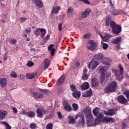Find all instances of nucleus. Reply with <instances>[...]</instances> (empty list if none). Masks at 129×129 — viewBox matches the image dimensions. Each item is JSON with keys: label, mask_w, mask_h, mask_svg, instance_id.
Wrapping results in <instances>:
<instances>
[{"label": "nucleus", "mask_w": 129, "mask_h": 129, "mask_svg": "<svg viewBox=\"0 0 129 129\" xmlns=\"http://www.w3.org/2000/svg\"><path fill=\"white\" fill-rule=\"evenodd\" d=\"M110 27L112 28V32L115 35H118L121 33V26L117 24L113 21L110 22Z\"/></svg>", "instance_id": "nucleus-1"}, {"label": "nucleus", "mask_w": 129, "mask_h": 129, "mask_svg": "<svg viewBox=\"0 0 129 129\" xmlns=\"http://www.w3.org/2000/svg\"><path fill=\"white\" fill-rule=\"evenodd\" d=\"M117 86V83L115 81H112L110 83L108 87L104 89L105 93H109V92H114Z\"/></svg>", "instance_id": "nucleus-2"}, {"label": "nucleus", "mask_w": 129, "mask_h": 129, "mask_svg": "<svg viewBox=\"0 0 129 129\" xmlns=\"http://www.w3.org/2000/svg\"><path fill=\"white\" fill-rule=\"evenodd\" d=\"M86 118L87 119L86 123L88 126H95V125H94V122L93 123V117L92 116V114H86Z\"/></svg>", "instance_id": "nucleus-3"}, {"label": "nucleus", "mask_w": 129, "mask_h": 129, "mask_svg": "<svg viewBox=\"0 0 129 129\" xmlns=\"http://www.w3.org/2000/svg\"><path fill=\"white\" fill-rule=\"evenodd\" d=\"M46 33H47V32L46 31V29L44 28H36L34 30V33L35 34V35L36 36H40V35H41V37H42V38H44V37H45Z\"/></svg>", "instance_id": "nucleus-4"}, {"label": "nucleus", "mask_w": 129, "mask_h": 129, "mask_svg": "<svg viewBox=\"0 0 129 129\" xmlns=\"http://www.w3.org/2000/svg\"><path fill=\"white\" fill-rule=\"evenodd\" d=\"M94 115H95V116H97L96 118L95 119L94 124L95 126H96V125H97V124H98L99 122L102 121L103 119V114L102 113H94Z\"/></svg>", "instance_id": "nucleus-5"}, {"label": "nucleus", "mask_w": 129, "mask_h": 129, "mask_svg": "<svg viewBox=\"0 0 129 129\" xmlns=\"http://www.w3.org/2000/svg\"><path fill=\"white\" fill-rule=\"evenodd\" d=\"M94 60H96V61H101V62H102L103 60H107V61H111L109 58H105L104 56H103V54L101 53H98L96 55H95L94 57Z\"/></svg>", "instance_id": "nucleus-6"}, {"label": "nucleus", "mask_w": 129, "mask_h": 129, "mask_svg": "<svg viewBox=\"0 0 129 129\" xmlns=\"http://www.w3.org/2000/svg\"><path fill=\"white\" fill-rule=\"evenodd\" d=\"M91 13V10L90 9H87L85 10L84 12L80 13L79 16L82 19H86V18H87V17L90 15Z\"/></svg>", "instance_id": "nucleus-7"}, {"label": "nucleus", "mask_w": 129, "mask_h": 129, "mask_svg": "<svg viewBox=\"0 0 129 129\" xmlns=\"http://www.w3.org/2000/svg\"><path fill=\"white\" fill-rule=\"evenodd\" d=\"M79 117H80V118L79 119V123H77V126H81V127H83V126L85 125V120L84 118V115H83V114H79Z\"/></svg>", "instance_id": "nucleus-8"}, {"label": "nucleus", "mask_w": 129, "mask_h": 129, "mask_svg": "<svg viewBox=\"0 0 129 129\" xmlns=\"http://www.w3.org/2000/svg\"><path fill=\"white\" fill-rule=\"evenodd\" d=\"M79 117V114H77L75 118L72 116H68V119L69 124H75L76 123V119Z\"/></svg>", "instance_id": "nucleus-9"}, {"label": "nucleus", "mask_w": 129, "mask_h": 129, "mask_svg": "<svg viewBox=\"0 0 129 129\" xmlns=\"http://www.w3.org/2000/svg\"><path fill=\"white\" fill-rule=\"evenodd\" d=\"M62 104L64 106V109H65V110L67 111L70 112V111L72 110V108L71 107V106H70V104H69L68 101L66 100L63 101Z\"/></svg>", "instance_id": "nucleus-10"}, {"label": "nucleus", "mask_w": 129, "mask_h": 129, "mask_svg": "<svg viewBox=\"0 0 129 129\" xmlns=\"http://www.w3.org/2000/svg\"><path fill=\"white\" fill-rule=\"evenodd\" d=\"M98 62L95 60H92L88 65V68L89 69H92V70H94L95 68H96L98 66Z\"/></svg>", "instance_id": "nucleus-11"}, {"label": "nucleus", "mask_w": 129, "mask_h": 129, "mask_svg": "<svg viewBox=\"0 0 129 129\" xmlns=\"http://www.w3.org/2000/svg\"><path fill=\"white\" fill-rule=\"evenodd\" d=\"M117 100L119 103H121V104H125V103H127L128 101L126 99L125 97L122 95L118 96Z\"/></svg>", "instance_id": "nucleus-12"}, {"label": "nucleus", "mask_w": 129, "mask_h": 129, "mask_svg": "<svg viewBox=\"0 0 129 129\" xmlns=\"http://www.w3.org/2000/svg\"><path fill=\"white\" fill-rule=\"evenodd\" d=\"M91 81L92 87H97L99 85V81L95 78H93Z\"/></svg>", "instance_id": "nucleus-13"}, {"label": "nucleus", "mask_w": 129, "mask_h": 129, "mask_svg": "<svg viewBox=\"0 0 129 129\" xmlns=\"http://www.w3.org/2000/svg\"><path fill=\"white\" fill-rule=\"evenodd\" d=\"M100 70H101V76H100L101 84H102V83L104 82V78H105V70L103 68H101Z\"/></svg>", "instance_id": "nucleus-14"}, {"label": "nucleus", "mask_w": 129, "mask_h": 129, "mask_svg": "<svg viewBox=\"0 0 129 129\" xmlns=\"http://www.w3.org/2000/svg\"><path fill=\"white\" fill-rule=\"evenodd\" d=\"M32 95L34 98H36L37 99H42V98L44 97V95L42 94H39L38 92H33Z\"/></svg>", "instance_id": "nucleus-15"}, {"label": "nucleus", "mask_w": 129, "mask_h": 129, "mask_svg": "<svg viewBox=\"0 0 129 129\" xmlns=\"http://www.w3.org/2000/svg\"><path fill=\"white\" fill-rule=\"evenodd\" d=\"M105 26L108 27L109 26V24L110 26V22H112V21H111V17H110L109 15L106 16L105 19Z\"/></svg>", "instance_id": "nucleus-16"}, {"label": "nucleus", "mask_w": 129, "mask_h": 129, "mask_svg": "<svg viewBox=\"0 0 129 129\" xmlns=\"http://www.w3.org/2000/svg\"><path fill=\"white\" fill-rule=\"evenodd\" d=\"M89 83L88 82H86L83 83L81 87V90H87L89 88Z\"/></svg>", "instance_id": "nucleus-17"}, {"label": "nucleus", "mask_w": 129, "mask_h": 129, "mask_svg": "<svg viewBox=\"0 0 129 129\" xmlns=\"http://www.w3.org/2000/svg\"><path fill=\"white\" fill-rule=\"evenodd\" d=\"M7 80L6 78H2L0 79V84L2 87H6L7 86Z\"/></svg>", "instance_id": "nucleus-18"}, {"label": "nucleus", "mask_w": 129, "mask_h": 129, "mask_svg": "<svg viewBox=\"0 0 129 129\" xmlns=\"http://www.w3.org/2000/svg\"><path fill=\"white\" fill-rule=\"evenodd\" d=\"M80 95H81V92L80 91H78V90L75 91V92H73V96L75 98L77 99H79L80 97Z\"/></svg>", "instance_id": "nucleus-19"}, {"label": "nucleus", "mask_w": 129, "mask_h": 129, "mask_svg": "<svg viewBox=\"0 0 129 129\" xmlns=\"http://www.w3.org/2000/svg\"><path fill=\"white\" fill-rule=\"evenodd\" d=\"M100 36L102 38V41L104 42H108V40L111 38V35L110 34H106L105 36H102L101 34H100Z\"/></svg>", "instance_id": "nucleus-20"}, {"label": "nucleus", "mask_w": 129, "mask_h": 129, "mask_svg": "<svg viewBox=\"0 0 129 129\" xmlns=\"http://www.w3.org/2000/svg\"><path fill=\"white\" fill-rule=\"evenodd\" d=\"M65 81V75H62L58 79L57 83H58V85H62L64 82Z\"/></svg>", "instance_id": "nucleus-21"}, {"label": "nucleus", "mask_w": 129, "mask_h": 129, "mask_svg": "<svg viewBox=\"0 0 129 129\" xmlns=\"http://www.w3.org/2000/svg\"><path fill=\"white\" fill-rule=\"evenodd\" d=\"M121 42V37L119 36L118 37H116L114 38L112 41V44H118V43H120Z\"/></svg>", "instance_id": "nucleus-22"}, {"label": "nucleus", "mask_w": 129, "mask_h": 129, "mask_svg": "<svg viewBox=\"0 0 129 129\" xmlns=\"http://www.w3.org/2000/svg\"><path fill=\"white\" fill-rule=\"evenodd\" d=\"M34 3L37 8H41L43 7V2L40 0H34Z\"/></svg>", "instance_id": "nucleus-23"}, {"label": "nucleus", "mask_w": 129, "mask_h": 129, "mask_svg": "<svg viewBox=\"0 0 129 129\" xmlns=\"http://www.w3.org/2000/svg\"><path fill=\"white\" fill-rule=\"evenodd\" d=\"M67 13L68 17H69V18H72V16H73V8H69L67 11Z\"/></svg>", "instance_id": "nucleus-24"}, {"label": "nucleus", "mask_w": 129, "mask_h": 129, "mask_svg": "<svg viewBox=\"0 0 129 129\" xmlns=\"http://www.w3.org/2000/svg\"><path fill=\"white\" fill-rule=\"evenodd\" d=\"M50 64V60L48 59V58H46L44 61V68H45V69H47V68H49Z\"/></svg>", "instance_id": "nucleus-25"}, {"label": "nucleus", "mask_w": 129, "mask_h": 129, "mask_svg": "<svg viewBox=\"0 0 129 129\" xmlns=\"http://www.w3.org/2000/svg\"><path fill=\"white\" fill-rule=\"evenodd\" d=\"M92 95V90L90 89L86 91V94H85L83 96V97H89Z\"/></svg>", "instance_id": "nucleus-26"}, {"label": "nucleus", "mask_w": 129, "mask_h": 129, "mask_svg": "<svg viewBox=\"0 0 129 129\" xmlns=\"http://www.w3.org/2000/svg\"><path fill=\"white\" fill-rule=\"evenodd\" d=\"M61 10V8L59 6H57L56 7H53L52 10V13L53 14H58V12Z\"/></svg>", "instance_id": "nucleus-27"}, {"label": "nucleus", "mask_w": 129, "mask_h": 129, "mask_svg": "<svg viewBox=\"0 0 129 129\" xmlns=\"http://www.w3.org/2000/svg\"><path fill=\"white\" fill-rule=\"evenodd\" d=\"M91 107L87 106H86L85 108L84 109V113H91V110H92Z\"/></svg>", "instance_id": "nucleus-28"}, {"label": "nucleus", "mask_w": 129, "mask_h": 129, "mask_svg": "<svg viewBox=\"0 0 129 129\" xmlns=\"http://www.w3.org/2000/svg\"><path fill=\"white\" fill-rule=\"evenodd\" d=\"M36 113H46V110L41 108H38L36 110Z\"/></svg>", "instance_id": "nucleus-29"}, {"label": "nucleus", "mask_w": 129, "mask_h": 129, "mask_svg": "<svg viewBox=\"0 0 129 129\" xmlns=\"http://www.w3.org/2000/svg\"><path fill=\"white\" fill-rule=\"evenodd\" d=\"M26 78L28 79H33V78H35V75L34 74H27Z\"/></svg>", "instance_id": "nucleus-30"}, {"label": "nucleus", "mask_w": 129, "mask_h": 129, "mask_svg": "<svg viewBox=\"0 0 129 129\" xmlns=\"http://www.w3.org/2000/svg\"><path fill=\"white\" fill-rule=\"evenodd\" d=\"M70 89L71 90V91H72L73 92H74L75 91H77V90L76 89V86L74 84H71L70 85Z\"/></svg>", "instance_id": "nucleus-31"}, {"label": "nucleus", "mask_w": 129, "mask_h": 129, "mask_svg": "<svg viewBox=\"0 0 129 129\" xmlns=\"http://www.w3.org/2000/svg\"><path fill=\"white\" fill-rule=\"evenodd\" d=\"M72 107L74 109V111H77V110H78V104L77 103H73L72 104Z\"/></svg>", "instance_id": "nucleus-32"}, {"label": "nucleus", "mask_w": 129, "mask_h": 129, "mask_svg": "<svg viewBox=\"0 0 129 129\" xmlns=\"http://www.w3.org/2000/svg\"><path fill=\"white\" fill-rule=\"evenodd\" d=\"M50 39V35L49 34H47L45 37V39L43 40L44 42L41 43V45H43L46 43V41H48Z\"/></svg>", "instance_id": "nucleus-33"}, {"label": "nucleus", "mask_w": 129, "mask_h": 129, "mask_svg": "<svg viewBox=\"0 0 129 129\" xmlns=\"http://www.w3.org/2000/svg\"><path fill=\"white\" fill-rule=\"evenodd\" d=\"M83 39H90V38H91V34L86 33L83 36Z\"/></svg>", "instance_id": "nucleus-34"}, {"label": "nucleus", "mask_w": 129, "mask_h": 129, "mask_svg": "<svg viewBox=\"0 0 129 129\" xmlns=\"http://www.w3.org/2000/svg\"><path fill=\"white\" fill-rule=\"evenodd\" d=\"M53 125H54L53 123H49L46 126V129H53Z\"/></svg>", "instance_id": "nucleus-35"}, {"label": "nucleus", "mask_w": 129, "mask_h": 129, "mask_svg": "<svg viewBox=\"0 0 129 129\" xmlns=\"http://www.w3.org/2000/svg\"><path fill=\"white\" fill-rule=\"evenodd\" d=\"M10 76L13 78H17V77H18V75H17V73L15 72V71H12L10 73Z\"/></svg>", "instance_id": "nucleus-36"}, {"label": "nucleus", "mask_w": 129, "mask_h": 129, "mask_svg": "<svg viewBox=\"0 0 129 129\" xmlns=\"http://www.w3.org/2000/svg\"><path fill=\"white\" fill-rule=\"evenodd\" d=\"M26 65L28 67H33V66H34V65H35V63L32 61H28L27 62Z\"/></svg>", "instance_id": "nucleus-37"}, {"label": "nucleus", "mask_w": 129, "mask_h": 129, "mask_svg": "<svg viewBox=\"0 0 129 129\" xmlns=\"http://www.w3.org/2000/svg\"><path fill=\"white\" fill-rule=\"evenodd\" d=\"M114 121H115V119L111 117L108 118V123H113Z\"/></svg>", "instance_id": "nucleus-38"}, {"label": "nucleus", "mask_w": 129, "mask_h": 129, "mask_svg": "<svg viewBox=\"0 0 129 129\" xmlns=\"http://www.w3.org/2000/svg\"><path fill=\"white\" fill-rule=\"evenodd\" d=\"M118 67L119 69V73L121 75H122V74H123V68L121 64H119Z\"/></svg>", "instance_id": "nucleus-39"}, {"label": "nucleus", "mask_w": 129, "mask_h": 129, "mask_svg": "<svg viewBox=\"0 0 129 129\" xmlns=\"http://www.w3.org/2000/svg\"><path fill=\"white\" fill-rule=\"evenodd\" d=\"M30 128L31 129H36L37 128V124L35 123H31L30 124Z\"/></svg>", "instance_id": "nucleus-40"}, {"label": "nucleus", "mask_w": 129, "mask_h": 129, "mask_svg": "<svg viewBox=\"0 0 129 129\" xmlns=\"http://www.w3.org/2000/svg\"><path fill=\"white\" fill-rule=\"evenodd\" d=\"M100 110V108L98 107H96L93 110V113H99V111Z\"/></svg>", "instance_id": "nucleus-41"}, {"label": "nucleus", "mask_w": 129, "mask_h": 129, "mask_svg": "<svg viewBox=\"0 0 129 129\" xmlns=\"http://www.w3.org/2000/svg\"><path fill=\"white\" fill-rule=\"evenodd\" d=\"M40 91H41V93L43 94H47L49 92L48 90L43 89H39Z\"/></svg>", "instance_id": "nucleus-42"}, {"label": "nucleus", "mask_w": 129, "mask_h": 129, "mask_svg": "<svg viewBox=\"0 0 129 129\" xmlns=\"http://www.w3.org/2000/svg\"><path fill=\"white\" fill-rule=\"evenodd\" d=\"M123 94L126 95L127 99L129 101V90H125L123 92Z\"/></svg>", "instance_id": "nucleus-43"}, {"label": "nucleus", "mask_w": 129, "mask_h": 129, "mask_svg": "<svg viewBox=\"0 0 129 129\" xmlns=\"http://www.w3.org/2000/svg\"><path fill=\"white\" fill-rule=\"evenodd\" d=\"M102 122H103V123H108V117H104L103 118Z\"/></svg>", "instance_id": "nucleus-44"}, {"label": "nucleus", "mask_w": 129, "mask_h": 129, "mask_svg": "<svg viewBox=\"0 0 129 129\" xmlns=\"http://www.w3.org/2000/svg\"><path fill=\"white\" fill-rule=\"evenodd\" d=\"M89 44H90L91 46H93L95 47L96 46V43L94 42V41L93 40H90L89 41Z\"/></svg>", "instance_id": "nucleus-45"}, {"label": "nucleus", "mask_w": 129, "mask_h": 129, "mask_svg": "<svg viewBox=\"0 0 129 129\" xmlns=\"http://www.w3.org/2000/svg\"><path fill=\"white\" fill-rule=\"evenodd\" d=\"M10 43H11V44L12 45H16V44H17V40L14 38H11V40L10 41Z\"/></svg>", "instance_id": "nucleus-46"}, {"label": "nucleus", "mask_w": 129, "mask_h": 129, "mask_svg": "<svg viewBox=\"0 0 129 129\" xmlns=\"http://www.w3.org/2000/svg\"><path fill=\"white\" fill-rule=\"evenodd\" d=\"M88 75L83 74V76H82V79L83 80H87V79H88Z\"/></svg>", "instance_id": "nucleus-47"}, {"label": "nucleus", "mask_w": 129, "mask_h": 129, "mask_svg": "<svg viewBox=\"0 0 129 129\" xmlns=\"http://www.w3.org/2000/svg\"><path fill=\"white\" fill-rule=\"evenodd\" d=\"M7 115V113H0V120L2 119H4L5 118V116Z\"/></svg>", "instance_id": "nucleus-48"}, {"label": "nucleus", "mask_w": 129, "mask_h": 129, "mask_svg": "<svg viewBox=\"0 0 129 129\" xmlns=\"http://www.w3.org/2000/svg\"><path fill=\"white\" fill-rule=\"evenodd\" d=\"M112 14L113 16H117V15L119 14V12H118V11L114 10L112 11Z\"/></svg>", "instance_id": "nucleus-49"}, {"label": "nucleus", "mask_w": 129, "mask_h": 129, "mask_svg": "<svg viewBox=\"0 0 129 129\" xmlns=\"http://www.w3.org/2000/svg\"><path fill=\"white\" fill-rule=\"evenodd\" d=\"M62 26H63V23H60L58 24V31H59V32H61V31H62Z\"/></svg>", "instance_id": "nucleus-50"}, {"label": "nucleus", "mask_w": 129, "mask_h": 129, "mask_svg": "<svg viewBox=\"0 0 129 129\" xmlns=\"http://www.w3.org/2000/svg\"><path fill=\"white\" fill-rule=\"evenodd\" d=\"M55 52H56V50H55V48H52L50 50V55H51V56H54V55H55Z\"/></svg>", "instance_id": "nucleus-51"}, {"label": "nucleus", "mask_w": 129, "mask_h": 129, "mask_svg": "<svg viewBox=\"0 0 129 129\" xmlns=\"http://www.w3.org/2000/svg\"><path fill=\"white\" fill-rule=\"evenodd\" d=\"M102 63H103V64H105V65H106V66H108V67H109V66H110V63L107 61H104V60H103V61H102Z\"/></svg>", "instance_id": "nucleus-52"}, {"label": "nucleus", "mask_w": 129, "mask_h": 129, "mask_svg": "<svg viewBox=\"0 0 129 129\" xmlns=\"http://www.w3.org/2000/svg\"><path fill=\"white\" fill-rule=\"evenodd\" d=\"M105 113H114V110L113 109H110L108 110V112H106L104 111Z\"/></svg>", "instance_id": "nucleus-53"}, {"label": "nucleus", "mask_w": 129, "mask_h": 129, "mask_svg": "<svg viewBox=\"0 0 129 129\" xmlns=\"http://www.w3.org/2000/svg\"><path fill=\"white\" fill-rule=\"evenodd\" d=\"M32 31V28L29 27L28 28H27L25 30V32L27 33V34H30L31 33V31Z\"/></svg>", "instance_id": "nucleus-54"}, {"label": "nucleus", "mask_w": 129, "mask_h": 129, "mask_svg": "<svg viewBox=\"0 0 129 129\" xmlns=\"http://www.w3.org/2000/svg\"><path fill=\"white\" fill-rule=\"evenodd\" d=\"M108 47V44L106 43L103 44V49L104 50H106V49H107Z\"/></svg>", "instance_id": "nucleus-55"}, {"label": "nucleus", "mask_w": 129, "mask_h": 129, "mask_svg": "<svg viewBox=\"0 0 129 129\" xmlns=\"http://www.w3.org/2000/svg\"><path fill=\"white\" fill-rule=\"evenodd\" d=\"M54 115V114H49L47 116H46V119H50V118L53 117Z\"/></svg>", "instance_id": "nucleus-56"}, {"label": "nucleus", "mask_w": 129, "mask_h": 129, "mask_svg": "<svg viewBox=\"0 0 129 129\" xmlns=\"http://www.w3.org/2000/svg\"><path fill=\"white\" fill-rule=\"evenodd\" d=\"M20 20H21V23H24L27 21V18L25 17H21Z\"/></svg>", "instance_id": "nucleus-57"}, {"label": "nucleus", "mask_w": 129, "mask_h": 129, "mask_svg": "<svg viewBox=\"0 0 129 129\" xmlns=\"http://www.w3.org/2000/svg\"><path fill=\"white\" fill-rule=\"evenodd\" d=\"M35 114L34 113H28L27 114V116H28L29 117H34V116H35Z\"/></svg>", "instance_id": "nucleus-58"}, {"label": "nucleus", "mask_w": 129, "mask_h": 129, "mask_svg": "<svg viewBox=\"0 0 129 129\" xmlns=\"http://www.w3.org/2000/svg\"><path fill=\"white\" fill-rule=\"evenodd\" d=\"M81 2L83 3H84V4H86V5H90V3L89 2H88V0H81Z\"/></svg>", "instance_id": "nucleus-59"}, {"label": "nucleus", "mask_w": 129, "mask_h": 129, "mask_svg": "<svg viewBox=\"0 0 129 129\" xmlns=\"http://www.w3.org/2000/svg\"><path fill=\"white\" fill-rule=\"evenodd\" d=\"M75 65H76L77 67H79V66H80V62H79V60H77L75 62Z\"/></svg>", "instance_id": "nucleus-60"}, {"label": "nucleus", "mask_w": 129, "mask_h": 129, "mask_svg": "<svg viewBox=\"0 0 129 129\" xmlns=\"http://www.w3.org/2000/svg\"><path fill=\"white\" fill-rule=\"evenodd\" d=\"M12 110L14 113H17V112H18V109L15 107L12 108Z\"/></svg>", "instance_id": "nucleus-61"}, {"label": "nucleus", "mask_w": 129, "mask_h": 129, "mask_svg": "<svg viewBox=\"0 0 129 129\" xmlns=\"http://www.w3.org/2000/svg\"><path fill=\"white\" fill-rule=\"evenodd\" d=\"M58 117L59 118V119H61V118H63L64 117V116L62 115L61 113H58Z\"/></svg>", "instance_id": "nucleus-62"}, {"label": "nucleus", "mask_w": 129, "mask_h": 129, "mask_svg": "<svg viewBox=\"0 0 129 129\" xmlns=\"http://www.w3.org/2000/svg\"><path fill=\"white\" fill-rule=\"evenodd\" d=\"M94 47H95V46L91 45V46L88 47V49L90 50L91 51H93V50H94V49H95Z\"/></svg>", "instance_id": "nucleus-63"}, {"label": "nucleus", "mask_w": 129, "mask_h": 129, "mask_svg": "<svg viewBox=\"0 0 129 129\" xmlns=\"http://www.w3.org/2000/svg\"><path fill=\"white\" fill-rule=\"evenodd\" d=\"M88 71V70H87V69H84L83 70V74H86L87 75V72Z\"/></svg>", "instance_id": "nucleus-64"}]
</instances>
